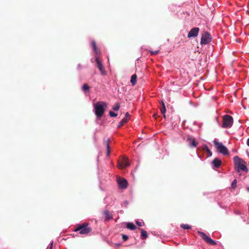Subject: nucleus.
<instances>
[{
    "label": "nucleus",
    "instance_id": "nucleus-1",
    "mask_svg": "<svg viewBox=\"0 0 249 249\" xmlns=\"http://www.w3.org/2000/svg\"><path fill=\"white\" fill-rule=\"evenodd\" d=\"M91 46L94 52L95 53V61L96 62V66L98 68L99 70L100 71L101 74L103 76H105L107 74V72L104 69V67L101 62V61L99 60V56L100 55V51L98 50L96 46V42L94 40H92L91 41Z\"/></svg>",
    "mask_w": 249,
    "mask_h": 249
},
{
    "label": "nucleus",
    "instance_id": "nucleus-2",
    "mask_svg": "<svg viewBox=\"0 0 249 249\" xmlns=\"http://www.w3.org/2000/svg\"><path fill=\"white\" fill-rule=\"evenodd\" d=\"M107 104L104 102H98L94 105V112L97 118H100L105 113Z\"/></svg>",
    "mask_w": 249,
    "mask_h": 249
},
{
    "label": "nucleus",
    "instance_id": "nucleus-3",
    "mask_svg": "<svg viewBox=\"0 0 249 249\" xmlns=\"http://www.w3.org/2000/svg\"><path fill=\"white\" fill-rule=\"evenodd\" d=\"M216 121L219 126L222 128H230L232 126L233 123V120L232 116L229 115H225L223 117V124H220L218 118Z\"/></svg>",
    "mask_w": 249,
    "mask_h": 249
},
{
    "label": "nucleus",
    "instance_id": "nucleus-4",
    "mask_svg": "<svg viewBox=\"0 0 249 249\" xmlns=\"http://www.w3.org/2000/svg\"><path fill=\"white\" fill-rule=\"evenodd\" d=\"M89 223H84L77 225L73 230L74 231H79L81 234H87L91 231V228L88 227Z\"/></svg>",
    "mask_w": 249,
    "mask_h": 249
},
{
    "label": "nucleus",
    "instance_id": "nucleus-5",
    "mask_svg": "<svg viewBox=\"0 0 249 249\" xmlns=\"http://www.w3.org/2000/svg\"><path fill=\"white\" fill-rule=\"evenodd\" d=\"M213 142L217 151L224 155H228L229 153L228 148L222 143L214 139Z\"/></svg>",
    "mask_w": 249,
    "mask_h": 249
},
{
    "label": "nucleus",
    "instance_id": "nucleus-6",
    "mask_svg": "<svg viewBox=\"0 0 249 249\" xmlns=\"http://www.w3.org/2000/svg\"><path fill=\"white\" fill-rule=\"evenodd\" d=\"M198 234L201 237V238L207 243L211 245L214 246L216 245V242L211 239L210 237L208 236L204 232L198 231Z\"/></svg>",
    "mask_w": 249,
    "mask_h": 249
},
{
    "label": "nucleus",
    "instance_id": "nucleus-7",
    "mask_svg": "<svg viewBox=\"0 0 249 249\" xmlns=\"http://www.w3.org/2000/svg\"><path fill=\"white\" fill-rule=\"evenodd\" d=\"M211 40L212 38L210 34L208 32H205L202 35L200 43L202 45H206L209 44L211 41Z\"/></svg>",
    "mask_w": 249,
    "mask_h": 249
},
{
    "label": "nucleus",
    "instance_id": "nucleus-8",
    "mask_svg": "<svg viewBox=\"0 0 249 249\" xmlns=\"http://www.w3.org/2000/svg\"><path fill=\"white\" fill-rule=\"evenodd\" d=\"M199 31V28L198 27H194L191 29L188 34L187 37L188 38L196 37Z\"/></svg>",
    "mask_w": 249,
    "mask_h": 249
},
{
    "label": "nucleus",
    "instance_id": "nucleus-9",
    "mask_svg": "<svg viewBox=\"0 0 249 249\" xmlns=\"http://www.w3.org/2000/svg\"><path fill=\"white\" fill-rule=\"evenodd\" d=\"M187 142H189V145L191 147H196L197 145V142H196L195 138L188 136L186 139Z\"/></svg>",
    "mask_w": 249,
    "mask_h": 249
},
{
    "label": "nucleus",
    "instance_id": "nucleus-10",
    "mask_svg": "<svg viewBox=\"0 0 249 249\" xmlns=\"http://www.w3.org/2000/svg\"><path fill=\"white\" fill-rule=\"evenodd\" d=\"M130 165L128 159L126 158H124L121 161L119 162L118 166L120 168H124Z\"/></svg>",
    "mask_w": 249,
    "mask_h": 249
},
{
    "label": "nucleus",
    "instance_id": "nucleus-11",
    "mask_svg": "<svg viewBox=\"0 0 249 249\" xmlns=\"http://www.w3.org/2000/svg\"><path fill=\"white\" fill-rule=\"evenodd\" d=\"M118 184L119 188L124 189L126 188L128 182L124 178L118 180Z\"/></svg>",
    "mask_w": 249,
    "mask_h": 249
},
{
    "label": "nucleus",
    "instance_id": "nucleus-12",
    "mask_svg": "<svg viewBox=\"0 0 249 249\" xmlns=\"http://www.w3.org/2000/svg\"><path fill=\"white\" fill-rule=\"evenodd\" d=\"M235 168L241 163H245V161L242 159L240 158L238 156H236L233 158Z\"/></svg>",
    "mask_w": 249,
    "mask_h": 249
},
{
    "label": "nucleus",
    "instance_id": "nucleus-13",
    "mask_svg": "<svg viewBox=\"0 0 249 249\" xmlns=\"http://www.w3.org/2000/svg\"><path fill=\"white\" fill-rule=\"evenodd\" d=\"M222 161L220 160L215 158L213 161H212V165L213 166V168H219L221 165Z\"/></svg>",
    "mask_w": 249,
    "mask_h": 249
},
{
    "label": "nucleus",
    "instance_id": "nucleus-14",
    "mask_svg": "<svg viewBox=\"0 0 249 249\" xmlns=\"http://www.w3.org/2000/svg\"><path fill=\"white\" fill-rule=\"evenodd\" d=\"M245 164V163H241L238 166H237L236 167H235L236 171L239 172L241 170L245 171L246 172H247L248 171V169Z\"/></svg>",
    "mask_w": 249,
    "mask_h": 249
},
{
    "label": "nucleus",
    "instance_id": "nucleus-15",
    "mask_svg": "<svg viewBox=\"0 0 249 249\" xmlns=\"http://www.w3.org/2000/svg\"><path fill=\"white\" fill-rule=\"evenodd\" d=\"M103 214L106 220H109L113 218L112 215L110 214L109 212L107 210L104 212Z\"/></svg>",
    "mask_w": 249,
    "mask_h": 249
},
{
    "label": "nucleus",
    "instance_id": "nucleus-16",
    "mask_svg": "<svg viewBox=\"0 0 249 249\" xmlns=\"http://www.w3.org/2000/svg\"><path fill=\"white\" fill-rule=\"evenodd\" d=\"M203 150L208 153V157H210L212 156V152L207 145L205 144L203 146Z\"/></svg>",
    "mask_w": 249,
    "mask_h": 249
},
{
    "label": "nucleus",
    "instance_id": "nucleus-17",
    "mask_svg": "<svg viewBox=\"0 0 249 249\" xmlns=\"http://www.w3.org/2000/svg\"><path fill=\"white\" fill-rule=\"evenodd\" d=\"M137 80V76L136 74H133L131 77L130 82L132 86H134Z\"/></svg>",
    "mask_w": 249,
    "mask_h": 249
},
{
    "label": "nucleus",
    "instance_id": "nucleus-18",
    "mask_svg": "<svg viewBox=\"0 0 249 249\" xmlns=\"http://www.w3.org/2000/svg\"><path fill=\"white\" fill-rule=\"evenodd\" d=\"M141 231V238L142 239H145L148 237L147 232L143 229H140Z\"/></svg>",
    "mask_w": 249,
    "mask_h": 249
},
{
    "label": "nucleus",
    "instance_id": "nucleus-19",
    "mask_svg": "<svg viewBox=\"0 0 249 249\" xmlns=\"http://www.w3.org/2000/svg\"><path fill=\"white\" fill-rule=\"evenodd\" d=\"M126 228L130 230H134L136 229V226L132 222L127 223Z\"/></svg>",
    "mask_w": 249,
    "mask_h": 249
},
{
    "label": "nucleus",
    "instance_id": "nucleus-20",
    "mask_svg": "<svg viewBox=\"0 0 249 249\" xmlns=\"http://www.w3.org/2000/svg\"><path fill=\"white\" fill-rule=\"evenodd\" d=\"M128 121V119L126 118H124L122 120L118 123L117 127L120 128L123 126L124 124L126 123Z\"/></svg>",
    "mask_w": 249,
    "mask_h": 249
},
{
    "label": "nucleus",
    "instance_id": "nucleus-21",
    "mask_svg": "<svg viewBox=\"0 0 249 249\" xmlns=\"http://www.w3.org/2000/svg\"><path fill=\"white\" fill-rule=\"evenodd\" d=\"M109 139H107V141H106V147H107V156L108 157L110 155V146L109 144Z\"/></svg>",
    "mask_w": 249,
    "mask_h": 249
},
{
    "label": "nucleus",
    "instance_id": "nucleus-22",
    "mask_svg": "<svg viewBox=\"0 0 249 249\" xmlns=\"http://www.w3.org/2000/svg\"><path fill=\"white\" fill-rule=\"evenodd\" d=\"M180 227L184 230H189L191 229L192 226L188 224H182L180 225Z\"/></svg>",
    "mask_w": 249,
    "mask_h": 249
},
{
    "label": "nucleus",
    "instance_id": "nucleus-23",
    "mask_svg": "<svg viewBox=\"0 0 249 249\" xmlns=\"http://www.w3.org/2000/svg\"><path fill=\"white\" fill-rule=\"evenodd\" d=\"M136 223L139 227H142L144 225V223L142 220H137L136 221Z\"/></svg>",
    "mask_w": 249,
    "mask_h": 249
},
{
    "label": "nucleus",
    "instance_id": "nucleus-24",
    "mask_svg": "<svg viewBox=\"0 0 249 249\" xmlns=\"http://www.w3.org/2000/svg\"><path fill=\"white\" fill-rule=\"evenodd\" d=\"M82 89L83 91L89 92V87L88 86V84H85L82 86Z\"/></svg>",
    "mask_w": 249,
    "mask_h": 249
},
{
    "label": "nucleus",
    "instance_id": "nucleus-25",
    "mask_svg": "<svg viewBox=\"0 0 249 249\" xmlns=\"http://www.w3.org/2000/svg\"><path fill=\"white\" fill-rule=\"evenodd\" d=\"M120 105L119 103H116L113 107L112 108L114 111H117L119 109Z\"/></svg>",
    "mask_w": 249,
    "mask_h": 249
},
{
    "label": "nucleus",
    "instance_id": "nucleus-26",
    "mask_svg": "<svg viewBox=\"0 0 249 249\" xmlns=\"http://www.w3.org/2000/svg\"><path fill=\"white\" fill-rule=\"evenodd\" d=\"M236 184H237V180H236V179H234L232 181L231 184V189H235L236 187Z\"/></svg>",
    "mask_w": 249,
    "mask_h": 249
},
{
    "label": "nucleus",
    "instance_id": "nucleus-27",
    "mask_svg": "<svg viewBox=\"0 0 249 249\" xmlns=\"http://www.w3.org/2000/svg\"><path fill=\"white\" fill-rule=\"evenodd\" d=\"M166 111V107H161L160 108V112L163 115L164 117L165 118V113Z\"/></svg>",
    "mask_w": 249,
    "mask_h": 249
},
{
    "label": "nucleus",
    "instance_id": "nucleus-28",
    "mask_svg": "<svg viewBox=\"0 0 249 249\" xmlns=\"http://www.w3.org/2000/svg\"><path fill=\"white\" fill-rule=\"evenodd\" d=\"M109 115L111 117H116L117 116L118 114L116 113H115L114 112L112 111H110L109 112Z\"/></svg>",
    "mask_w": 249,
    "mask_h": 249
},
{
    "label": "nucleus",
    "instance_id": "nucleus-29",
    "mask_svg": "<svg viewBox=\"0 0 249 249\" xmlns=\"http://www.w3.org/2000/svg\"><path fill=\"white\" fill-rule=\"evenodd\" d=\"M159 52H160V51H159V50H156V51H149V53L151 55L157 54L159 53Z\"/></svg>",
    "mask_w": 249,
    "mask_h": 249
},
{
    "label": "nucleus",
    "instance_id": "nucleus-30",
    "mask_svg": "<svg viewBox=\"0 0 249 249\" xmlns=\"http://www.w3.org/2000/svg\"><path fill=\"white\" fill-rule=\"evenodd\" d=\"M122 239L124 241H125L128 239V236L125 234H122Z\"/></svg>",
    "mask_w": 249,
    "mask_h": 249
},
{
    "label": "nucleus",
    "instance_id": "nucleus-31",
    "mask_svg": "<svg viewBox=\"0 0 249 249\" xmlns=\"http://www.w3.org/2000/svg\"><path fill=\"white\" fill-rule=\"evenodd\" d=\"M53 241H52L50 244V246L48 248V249H53Z\"/></svg>",
    "mask_w": 249,
    "mask_h": 249
},
{
    "label": "nucleus",
    "instance_id": "nucleus-32",
    "mask_svg": "<svg viewBox=\"0 0 249 249\" xmlns=\"http://www.w3.org/2000/svg\"><path fill=\"white\" fill-rule=\"evenodd\" d=\"M160 104L161 105V107H166L165 104L163 101H161Z\"/></svg>",
    "mask_w": 249,
    "mask_h": 249
},
{
    "label": "nucleus",
    "instance_id": "nucleus-33",
    "mask_svg": "<svg viewBox=\"0 0 249 249\" xmlns=\"http://www.w3.org/2000/svg\"><path fill=\"white\" fill-rule=\"evenodd\" d=\"M129 116V114L128 112H126L125 114V117L124 118H127V117H128Z\"/></svg>",
    "mask_w": 249,
    "mask_h": 249
},
{
    "label": "nucleus",
    "instance_id": "nucleus-34",
    "mask_svg": "<svg viewBox=\"0 0 249 249\" xmlns=\"http://www.w3.org/2000/svg\"><path fill=\"white\" fill-rule=\"evenodd\" d=\"M81 68V65L80 64H79L77 66V69L79 70H80Z\"/></svg>",
    "mask_w": 249,
    "mask_h": 249
},
{
    "label": "nucleus",
    "instance_id": "nucleus-35",
    "mask_svg": "<svg viewBox=\"0 0 249 249\" xmlns=\"http://www.w3.org/2000/svg\"><path fill=\"white\" fill-rule=\"evenodd\" d=\"M247 144L248 145V146H249V138L248 139L247 141Z\"/></svg>",
    "mask_w": 249,
    "mask_h": 249
},
{
    "label": "nucleus",
    "instance_id": "nucleus-36",
    "mask_svg": "<svg viewBox=\"0 0 249 249\" xmlns=\"http://www.w3.org/2000/svg\"><path fill=\"white\" fill-rule=\"evenodd\" d=\"M194 125H197V122H196V121H195V122H194Z\"/></svg>",
    "mask_w": 249,
    "mask_h": 249
},
{
    "label": "nucleus",
    "instance_id": "nucleus-37",
    "mask_svg": "<svg viewBox=\"0 0 249 249\" xmlns=\"http://www.w3.org/2000/svg\"><path fill=\"white\" fill-rule=\"evenodd\" d=\"M247 190L248 192H249V187H247Z\"/></svg>",
    "mask_w": 249,
    "mask_h": 249
},
{
    "label": "nucleus",
    "instance_id": "nucleus-38",
    "mask_svg": "<svg viewBox=\"0 0 249 249\" xmlns=\"http://www.w3.org/2000/svg\"><path fill=\"white\" fill-rule=\"evenodd\" d=\"M120 245V244H117V246H119Z\"/></svg>",
    "mask_w": 249,
    "mask_h": 249
}]
</instances>
